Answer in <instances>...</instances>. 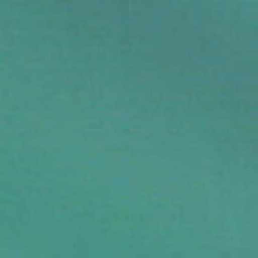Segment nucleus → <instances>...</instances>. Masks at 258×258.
I'll return each instance as SVG.
<instances>
[{
	"instance_id": "1",
	"label": "nucleus",
	"mask_w": 258,
	"mask_h": 258,
	"mask_svg": "<svg viewBox=\"0 0 258 258\" xmlns=\"http://www.w3.org/2000/svg\"><path fill=\"white\" fill-rule=\"evenodd\" d=\"M0 19H173V17H0Z\"/></svg>"
},
{
	"instance_id": "2",
	"label": "nucleus",
	"mask_w": 258,
	"mask_h": 258,
	"mask_svg": "<svg viewBox=\"0 0 258 258\" xmlns=\"http://www.w3.org/2000/svg\"><path fill=\"white\" fill-rule=\"evenodd\" d=\"M0 16H16V15H0ZM17 16H173V15H17Z\"/></svg>"
}]
</instances>
